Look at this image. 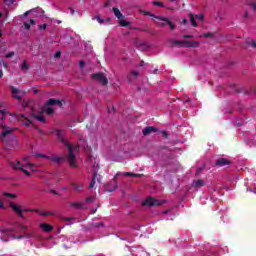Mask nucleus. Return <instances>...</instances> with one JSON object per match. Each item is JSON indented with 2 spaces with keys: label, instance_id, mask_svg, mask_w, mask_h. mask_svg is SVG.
Segmentation results:
<instances>
[{
  "label": "nucleus",
  "instance_id": "1",
  "mask_svg": "<svg viewBox=\"0 0 256 256\" xmlns=\"http://www.w3.org/2000/svg\"><path fill=\"white\" fill-rule=\"evenodd\" d=\"M54 135L57 137L58 141H60V143H62V145H64V147L68 149L67 161L70 167H72V169H77V160L75 159V154L73 153V150L77 151L79 150V148L77 146L73 148V144L65 140V132L63 130H54Z\"/></svg>",
  "mask_w": 256,
  "mask_h": 256
},
{
  "label": "nucleus",
  "instance_id": "2",
  "mask_svg": "<svg viewBox=\"0 0 256 256\" xmlns=\"http://www.w3.org/2000/svg\"><path fill=\"white\" fill-rule=\"evenodd\" d=\"M55 105H58V107H63V102L59 99L50 98L46 102V105L42 107V110L40 113H46V115H53V113H55V110L51 107Z\"/></svg>",
  "mask_w": 256,
  "mask_h": 256
},
{
  "label": "nucleus",
  "instance_id": "3",
  "mask_svg": "<svg viewBox=\"0 0 256 256\" xmlns=\"http://www.w3.org/2000/svg\"><path fill=\"white\" fill-rule=\"evenodd\" d=\"M174 45H182L183 47L197 49L199 47V41H187V40H173Z\"/></svg>",
  "mask_w": 256,
  "mask_h": 256
},
{
  "label": "nucleus",
  "instance_id": "4",
  "mask_svg": "<svg viewBox=\"0 0 256 256\" xmlns=\"http://www.w3.org/2000/svg\"><path fill=\"white\" fill-rule=\"evenodd\" d=\"M34 157L47 159L48 161H53L54 163H61L62 161H64V158L59 156V155L47 156V155L42 154V153H36V154H34Z\"/></svg>",
  "mask_w": 256,
  "mask_h": 256
},
{
  "label": "nucleus",
  "instance_id": "5",
  "mask_svg": "<svg viewBox=\"0 0 256 256\" xmlns=\"http://www.w3.org/2000/svg\"><path fill=\"white\" fill-rule=\"evenodd\" d=\"M112 11L115 15V17H117V19H120L119 20V25L120 27H129V25H131V22L129 21H125L123 20V13H121V10H119V8H112Z\"/></svg>",
  "mask_w": 256,
  "mask_h": 256
},
{
  "label": "nucleus",
  "instance_id": "6",
  "mask_svg": "<svg viewBox=\"0 0 256 256\" xmlns=\"http://www.w3.org/2000/svg\"><path fill=\"white\" fill-rule=\"evenodd\" d=\"M0 129H4V131L0 134V141H2L3 143H5V139L7 138V135H11V133H13V131H15V129H9L7 127V125L1 123L0 124Z\"/></svg>",
  "mask_w": 256,
  "mask_h": 256
},
{
  "label": "nucleus",
  "instance_id": "7",
  "mask_svg": "<svg viewBox=\"0 0 256 256\" xmlns=\"http://www.w3.org/2000/svg\"><path fill=\"white\" fill-rule=\"evenodd\" d=\"M142 205L144 207H159L161 206V201L155 199V198H152V197H149L147 198L145 201L142 202Z\"/></svg>",
  "mask_w": 256,
  "mask_h": 256
},
{
  "label": "nucleus",
  "instance_id": "8",
  "mask_svg": "<svg viewBox=\"0 0 256 256\" xmlns=\"http://www.w3.org/2000/svg\"><path fill=\"white\" fill-rule=\"evenodd\" d=\"M146 15H150V17H153L154 19H158V21H164L170 27L171 31H174L175 25L173 24V22H171V20H169V18H165L163 16H155L154 14H150L149 12H146Z\"/></svg>",
  "mask_w": 256,
  "mask_h": 256
},
{
  "label": "nucleus",
  "instance_id": "9",
  "mask_svg": "<svg viewBox=\"0 0 256 256\" xmlns=\"http://www.w3.org/2000/svg\"><path fill=\"white\" fill-rule=\"evenodd\" d=\"M92 79H94V81H98L101 85H107L109 83V80L103 73L92 74Z\"/></svg>",
  "mask_w": 256,
  "mask_h": 256
},
{
  "label": "nucleus",
  "instance_id": "10",
  "mask_svg": "<svg viewBox=\"0 0 256 256\" xmlns=\"http://www.w3.org/2000/svg\"><path fill=\"white\" fill-rule=\"evenodd\" d=\"M10 91L12 93L13 99H17V101H21V99H23V96H21L20 93L25 95V91H21L15 86H11Z\"/></svg>",
  "mask_w": 256,
  "mask_h": 256
},
{
  "label": "nucleus",
  "instance_id": "11",
  "mask_svg": "<svg viewBox=\"0 0 256 256\" xmlns=\"http://www.w3.org/2000/svg\"><path fill=\"white\" fill-rule=\"evenodd\" d=\"M10 207L12 209V211H14V213H16V215H18V217H20V219H23L25 216L23 215V210L21 209V206L10 202Z\"/></svg>",
  "mask_w": 256,
  "mask_h": 256
},
{
  "label": "nucleus",
  "instance_id": "12",
  "mask_svg": "<svg viewBox=\"0 0 256 256\" xmlns=\"http://www.w3.org/2000/svg\"><path fill=\"white\" fill-rule=\"evenodd\" d=\"M157 131H159V129H157V127L147 126L142 130V133H143V135L147 136V135H151V133H157Z\"/></svg>",
  "mask_w": 256,
  "mask_h": 256
},
{
  "label": "nucleus",
  "instance_id": "13",
  "mask_svg": "<svg viewBox=\"0 0 256 256\" xmlns=\"http://www.w3.org/2000/svg\"><path fill=\"white\" fill-rule=\"evenodd\" d=\"M215 165L217 167H225L226 165H231V161H229L227 158H219L216 160Z\"/></svg>",
  "mask_w": 256,
  "mask_h": 256
},
{
  "label": "nucleus",
  "instance_id": "14",
  "mask_svg": "<svg viewBox=\"0 0 256 256\" xmlns=\"http://www.w3.org/2000/svg\"><path fill=\"white\" fill-rule=\"evenodd\" d=\"M16 119L18 121H23L24 125H26V127H29L31 125V120L27 119V117H25V115H23V114H17Z\"/></svg>",
  "mask_w": 256,
  "mask_h": 256
},
{
  "label": "nucleus",
  "instance_id": "15",
  "mask_svg": "<svg viewBox=\"0 0 256 256\" xmlns=\"http://www.w3.org/2000/svg\"><path fill=\"white\" fill-rule=\"evenodd\" d=\"M9 165H10V167H12V169L14 171H22V169H23V164H21V162L19 160H17L16 163L10 162Z\"/></svg>",
  "mask_w": 256,
  "mask_h": 256
},
{
  "label": "nucleus",
  "instance_id": "16",
  "mask_svg": "<svg viewBox=\"0 0 256 256\" xmlns=\"http://www.w3.org/2000/svg\"><path fill=\"white\" fill-rule=\"evenodd\" d=\"M40 228L43 229L46 233H51V231H53V226L47 223L40 224Z\"/></svg>",
  "mask_w": 256,
  "mask_h": 256
},
{
  "label": "nucleus",
  "instance_id": "17",
  "mask_svg": "<svg viewBox=\"0 0 256 256\" xmlns=\"http://www.w3.org/2000/svg\"><path fill=\"white\" fill-rule=\"evenodd\" d=\"M120 175H121L120 172H117V173H116V175H115L114 178H113V181H114V183H115L114 188H113V189H108V190H107L108 193H113V191H115V189H117V181H119V176H120Z\"/></svg>",
  "mask_w": 256,
  "mask_h": 256
},
{
  "label": "nucleus",
  "instance_id": "18",
  "mask_svg": "<svg viewBox=\"0 0 256 256\" xmlns=\"http://www.w3.org/2000/svg\"><path fill=\"white\" fill-rule=\"evenodd\" d=\"M137 77H139V72L133 70L130 75L127 76V79L129 81V83L133 82L134 79H137Z\"/></svg>",
  "mask_w": 256,
  "mask_h": 256
},
{
  "label": "nucleus",
  "instance_id": "19",
  "mask_svg": "<svg viewBox=\"0 0 256 256\" xmlns=\"http://www.w3.org/2000/svg\"><path fill=\"white\" fill-rule=\"evenodd\" d=\"M71 187L74 189L76 193H80V191H83V185L77 184L75 182L71 183Z\"/></svg>",
  "mask_w": 256,
  "mask_h": 256
},
{
  "label": "nucleus",
  "instance_id": "20",
  "mask_svg": "<svg viewBox=\"0 0 256 256\" xmlns=\"http://www.w3.org/2000/svg\"><path fill=\"white\" fill-rule=\"evenodd\" d=\"M97 183V172L92 173V180L89 185V189H93Z\"/></svg>",
  "mask_w": 256,
  "mask_h": 256
},
{
  "label": "nucleus",
  "instance_id": "21",
  "mask_svg": "<svg viewBox=\"0 0 256 256\" xmlns=\"http://www.w3.org/2000/svg\"><path fill=\"white\" fill-rule=\"evenodd\" d=\"M189 19H190V23L192 25V27H199V24L197 23V21L195 20V14L190 13L189 14Z\"/></svg>",
  "mask_w": 256,
  "mask_h": 256
},
{
  "label": "nucleus",
  "instance_id": "22",
  "mask_svg": "<svg viewBox=\"0 0 256 256\" xmlns=\"http://www.w3.org/2000/svg\"><path fill=\"white\" fill-rule=\"evenodd\" d=\"M193 187H205V181L199 179L193 182Z\"/></svg>",
  "mask_w": 256,
  "mask_h": 256
},
{
  "label": "nucleus",
  "instance_id": "23",
  "mask_svg": "<svg viewBox=\"0 0 256 256\" xmlns=\"http://www.w3.org/2000/svg\"><path fill=\"white\" fill-rule=\"evenodd\" d=\"M71 207H75L76 209H82L83 208V203H79V202H72Z\"/></svg>",
  "mask_w": 256,
  "mask_h": 256
},
{
  "label": "nucleus",
  "instance_id": "24",
  "mask_svg": "<svg viewBox=\"0 0 256 256\" xmlns=\"http://www.w3.org/2000/svg\"><path fill=\"white\" fill-rule=\"evenodd\" d=\"M20 69L22 71H27V69H29V64H27V60H23L22 65L20 66Z\"/></svg>",
  "mask_w": 256,
  "mask_h": 256
},
{
  "label": "nucleus",
  "instance_id": "25",
  "mask_svg": "<svg viewBox=\"0 0 256 256\" xmlns=\"http://www.w3.org/2000/svg\"><path fill=\"white\" fill-rule=\"evenodd\" d=\"M36 213H39L42 217H47L48 215H53V212H42L41 210H36Z\"/></svg>",
  "mask_w": 256,
  "mask_h": 256
},
{
  "label": "nucleus",
  "instance_id": "26",
  "mask_svg": "<svg viewBox=\"0 0 256 256\" xmlns=\"http://www.w3.org/2000/svg\"><path fill=\"white\" fill-rule=\"evenodd\" d=\"M194 17L197 19V21H205V14H197L194 15Z\"/></svg>",
  "mask_w": 256,
  "mask_h": 256
},
{
  "label": "nucleus",
  "instance_id": "27",
  "mask_svg": "<svg viewBox=\"0 0 256 256\" xmlns=\"http://www.w3.org/2000/svg\"><path fill=\"white\" fill-rule=\"evenodd\" d=\"M37 121H40V123H45V116L43 115H35L34 116Z\"/></svg>",
  "mask_w": 256,
  "mask_h": 256
},
{
  "label": "nucleus",
  "instance_id": "28",
  "mask_svg": "<svg viewBox=\"0 0 256 256\" xmlns=\"http://www.w3.org/2000/svg\"><path fill=\"white\" fill-rule=\"evenodd\" d=\"M3 195H4V197H10L11 199H17V195L13 194V193L5 192Z\"/></svg>",
  "mask_w": 256,
  "mask_h": 256
},
{
  "label": "nucleus",
  "instance_id": "29",
  "mask_svg": "<svg viewBox=\"0 0 256 256\" xmlns=\"http://www.w3.org/2000/svg\"><path fill=\"white\" fill-rule=\"evenodd\" d=\"M201 38H211L214 37V34L211 32H208L206 34L200 35Z\"/></svg>",
  "mask_w": 256,
  "mask_h": 256
},
{
  "label": "nucleus",
  "instance_id": "30",
  "mask_svg": "<svg viewBox=\"0 0 256 256\" xmlns=\"http://www.w3.org/2000/svg\"><path fill=\"white\" fill-rule=\"evenodd\" d=\"M246 45H251V47H253V49H255L256 47V41L255 40H252V41H246Z\"/></svg>",
  "mask_w": 256,
  "mask_h": 256
},
{
  "label": "nucleus",
  "instance_id": "31",
  "mask_svg": "<svg viewBox=\"0 0 256 256\" xmlns=\"http://www.w3.org/2000/svg\"><path fill=\"white\" fill-rule=\"evenodd\" d=\"M152 3H153V5H154L155 7H161V8L165 7V5H163V3H162V2H159V1H154V2H152Z\"/></svg>",
  "mask_w": 256,
  "mask_h": 256
},
{
  "label": "nucleus",
  "instance_id": "32",
  "mask_svg": "<svg viewBox=\"0 0 256 256\" xmlns=\"http://www.w3.org/2000/svg\"><path fill=\"white\" fill-rule=\"evenodd\" d=\"M160 135H162V137L164 139H167V137H169V133H167V131H165V130H161L160 131Z\"/></svg>",
  "mask_w": 256,
  "mask_h": 256
},
{
  "label": "nucleus",
  "instance_id": "33",
  "mask_svg": "<svg viewBox=\"0 0 256 256\" xmlns=\"http://www.w3.org/2000/svg\"><path fill=\"white\" fill-rule=\"evenodd\" d=\"M0 115H1L2 121H5V115H7V111H5V110H0Z\"/></svg>",
  "mask_w": 256,
  "mask_h": 256
},
{
  "label": "nucleus",
  "instance_id": "34",
  "mask_svg": "<svg viewBox=\"0 0 256 256\" xmlns=\"http://www.w3.org/2000/svg\"><path fill=\"white\" fill-rule=\"evenodd\" d=\"M15 56V52L12 51V52H9L8 54L5 55V58L6 59H11V57H14Z\"/></svg>",
  "mask_w": 256,
  "mask_h": 256
},
{
  "label": "nucleus",
  "instance_id": "35",
  "mask_svg": "<svg viewBox=\"0 0 256 256\" xmlns=\"http://www.w3.org/2000/svg\"><path fill=\"white\" fill-rule=\"evenodd\" d=\"M0 233H2L3 235H8L9 229H7V228H2V229H0Z\"/></svg>",
  "mask_w": 256,
  "mask_h": 256
},
{
  "label": "nucleus",
  "instance_id": "36",
  "mask_svg": "<svg viewBox=\"0 0 256 256\" xmlns=\"http://www.w3.org/2000/svg\"><path fill=\"white\" fill-rule=\"evenodd\" d=\"M21 171L24 173V175H26V177H31V172L25 170L24 168H22Z\"/></svg>",
  "mask_w": 256,
  "mask_h": 256
},
{
  "label": "nucleus",
  "instance_id": "37",
  "mask_svg": "<svg viewBox=\"0 0 256 256\" xmlns=\"http://www.w3.org/2000/svg\"><path fill=\"white\" fill-rule=\"evenodd\" d=\"M27 166L30 167L31 171H33V172L37 171V170L35 169V164H33V163H28Z\"/></svg>",
  "mask_w": 256,
  "mask_h": 256
},
{
  "label": "nucleus",
  "instance_id": "38",
  "mask_svg": "<svg viewBox=\"0 0 256 256\" xmlns=\"http://www.w3.org/2000/svg\"><path fill=\"white\" fill-rule=\"evenodd\" d=\"M38 28L40 29V31H45V29H47V24L39 25Z\"/></svg>",
  "mask_w": 256,
  "mask_h": 256
},
{
  "label": "nucleus",
  "instance_id": "39",
  "mask_svg": "<svg viewBox=\"0 0 256 256\" xmlns=\"http://www.w3.org/2000/svg\"><path fill=\"white\" fill-rule=\"evenodd\" d=\"M124 177H133L134 173L132 172H125L123 173Z\"/></svg>",
  "mask_w": 256,
  "mask_h": 256
},
{
  "label": "nucleus",
  "instance_id": "40",
  "mask_svg": "<svg viewBox=\"0 0 256 256\" xmlns=\"http://www.w3.org/2000/svg\"><path fill=\"white\" fill-rule=\"evenodd\" d=\"M6 5H8L9 7H11V5H13V3H15V0H7Z\"/></svg>",
  "mask_w": 256,
  "mask_h": 256
},
{
  "label": "nucleus",
  "instance_id": "41",
  "mask_svg": "<svg viewBox=\"0 0 256 256\" xmlns=\"http://www.w3.org/2000/svg\"><path fill=\"white\" fill-rule=\"evenodd\" d=\"M31 237H33V234H31V233L24 234V238H26V239H31Z\"/></svg>",
  "mask_w": 256,
  "mask_h": 256
},
{
  "label": "nucleus",
  "instance_id": "42",
  "mask_svg": "<svg viewBox=\"0 0 256 256\" xmlns=\"http://www.w3.org/2000/svg\"><path fill=\"white\" fill-rule=\"evenodd\" d=\"M96 19H97V21H98V23H105V20H103V19H101V17H99V16H96Z\"/></svg>",
  "mask_w": 256,
  "mask_h": 256
},
{
  "label": "nucleus",
  "instance_id": "43",
  "mask_svg": "<svg viewBox=\"0 0 256 256\" xmlns=\"http://www.w3.org/2000/svg\"><path fill=\"white\" fill-rule=\"evenodd\" d=\"M24 27H25V29H27V30H30V29H31V25H29V23H27V22L24 23Z\"/></svg>",
  "mask_w": 256,
  "mask_h": 256
},
{
  "label": "nucleus",
  "instance_id": "44",
  "mask_svg": "<svg viewBox=\"0 0 256 256\" xmlns=\"http://www.w3.org/2000/svg\"><path fill=\"white\" fill-rule=\"evenodd\" d=\"M193 35H184L183 39H193Z\"/></svg>",
  "mask_w": 256,
  "mask_h": 256
},
{
  "label": "nucleus",
  "instance_id": "45",
  "mask_svg": "<svg viewBox=\"0 0 256 256\" xmlns=\"http://www.w3.org/2000/svg\"><path fill=\"white\" fill-rule=\"evenodd\" d=\"M94 227L98 228V227H103V222H99V223H96L94 225Z\"/></svg>",
  "mask_w": 256,
  "mask_h": 256
},
{
  "label": "nucleus",
  "instance_id": "46",
  "mask_svg": "<svg viewBox=\"0 0 256 256\" xmlns=\"http://www.w3.org/2000/svg\"><path fill=\"white\" fill-rule=\"evenodd\" d=\"M68 9L70 10V15H75V9L72 7H69Z\"/></svg>",
  "mask_w": 256,
  "mask_h": 256
},
{
  "label": "nucleus",
  "instance_id": "47",
  "mask_svg": "<svg viewBox=\"0 0 256 256\" xmlns=\"http://www.w3.org/2000/svg\"><path fill=\"white\" fill-rule=\"evenodd\" d=\"M110 5H111V1L109 0L104 3L105 8L109 7Z\"/></svg>",
  "mask_w": 256,
  "mask_h": 256
},
{
  "label": "nucleus",
  "instance_id": "48",
  "mask_svg": "<svg viewBox=\"0 0 256 256\" xmlns=\"http://www.w3.org/2000/svg\"><path fill=\"white\" fill-rule=\"evenodd\" d=\"M54 57H55L56 59H59V57H61V53H60L59 51L56 52L55 55H54Z\"/></svg>",
  "mask_w": 256,
  "mask_h": 256
},
{
  "label": "nucleus",
  "instance_id": "49",
  "mask_svg": "<svg viewBox=\"0 0 256 256\" xmlns=\"http://www.w3.org/2000/svg\"><path fill=\"white\" fill-rule=\"evenodd\" d=\"M91 201H93V197L89 196L86 198V203H91Z\"/></svg>",
  "mask_w": 256,
  "mask_h": 256
},
{
  "label": "nucleus",
  "instance_id": "50",
  "mask_svg": "<svg viewBox=\"0 0 256 256\" xmlns=\"http://www.w3.org/2000/svg\"><path fill=\"white\" fill-rule=\"evenodd\" d=\"M0 209H5V204H3V200L0 199Z\"/></svg>",
  "mask_w": 256,
  "mask_h": 256
},
{
  "label": "nucleus",
  "instance_id": "51",
  "mask_svg": "<svg viewBox=\"0 0 256 256\" xmlns=\"http://www.w3.org/2000/svg\"><path fill=\"white\" fill-rule=\"evenodd\" d=\"M148 33H149L150 35H157V32H156L155 30H150V31H148Z\"/></svg>",
  "mask_w": 256,
  "mask_h": 256
},
{
  "label": "nucleus",
  "instance_id": "52",
  "mask_svg": "<svg viewBox=\"0 0 256 256\" xmlns=\"http://www.w3.org/2000/svg\"><path fill=\"white\" fill-rule=\"evenodd\" d=\"M0 65H3V67L7 68V63H5L3 60H0Z\"/></svg>",
  "mask_w": 256,
  "mask_h": 256
},
{
  "label": "nucleus",
  "instance_id": "53",
  "mask_svg": "<svg viewBox=\"0 0 256 256\" xmlns=\"http://www.w3.org/2000/svg\"><path fill=\"white\" fill-rule=\"evenodd\" d=\"M247 17H249V11H246V12L244 13V15H243V18H244V19H247Z\"/></svg>",
  "mask_w": 256,
  "mask_h": 256
},
{
  "label": "nucleus",
  "instance_id": "54",
  "mask_svg": "<svg viewBox=\"0 0 256 256\" xmlns=\"http://www.w3.org/2000/svg\"><path fill=\"white\" fill-rule=\"evenodd\" d=\"M50 193H52V195H59V193L56 190H50Z\"/></svg>",
  "mask_w": 256,
  "mask_h": 256
},
{
  "label": "nucleus",
  "instance_id": "55",
  "mask_svg": "<svg viewBox=\"0 0 256 256\" xmlns=\"http://www.w3.org/2000/svg\"><path fill=\"white\" fill-rule=\"evenodd\" d=\"M31 13V11H26L24 14H23V17H29V14Z\"/></svg>",
  "mask_w": 256,
  "mask_h": 256
},
{
  "label": "nucleus",
  "instance_id": "56",
  "mask_svg": "<svg viewBox=\"0 0 256 256\" xmlns=\"http://www.w3.org/2000/svg\"><path fill=\"white\" fill-rule=\"evenodd\" d=\"M133 177H135V178L143 177V174H135L134 173Z\"/></svg>",
  "mask_w": 256,
  "mask_h": 256
},
{
  "label": "nucleus",
  "instance_id": "57",
  "mask_svg": "<svg viewBox=\"0 0 256 256\" xmlns=\"http://www.w3.org/2000/svg\"><path fill=\"white\" fill-rule=\"evenodd\" d=\"M79 65H80L81 68H83V67H85V62L84 61H80Z\"/></svg>",
  "mask_w": 256,
  "mask_h": 256
},
{
  "label": "nucleus",
  "instance_id": "58",
  "mask_svg": "<svg viewBox=\"0 0 256 256\" xmlns=\"http://www.w3.org/2000/svg\"><path fill=\"white\" fill-rule=\"evenodd\" d=\"M29 23H30V25H35V20L34 19H30Z\"/></svg>",
  "mask_w": 256,
  "mask_h": 256
},
{
  "label": "nucleus",
  "instance_id": "59",
  "mask_svg": "<svg viewBox=\"0 0 256 256\" xmlns=\"http://www.w3.org/2000/svg\"><path fill=\"white\" fill-rule=\"evenodd\" d=\"M182 25H187V18H184V19L182 20Z\"/></svg>",
  "mask_w": 256,
  "mask_h": 256
},
{
  "label": "nucleus",
  "instance_id": "60",
  "mask_svg": "<svg viewBox=\"0 0 256 256\" xmlns=\"http://www.w3.org/2000/svg\"><path fill=\"white\" fill-rule=\"evenodd\" d=\"M158 26H159V27H165V22L158 23Z\"/></svg>",
  "mask_w": 256,
  "mask_h": 256
},
{
  "label": "nucleus",
  "instance_id": "61",
  "mask_svg": "<svg viewBox=\"0 0 256 256\" xmlns=\"http://www.w3.org/2000/svg\"><path fill=\"white\" fill-rule=\"evenodd\" d=\"M29 211H31L30 209H23L22 213H29Z\"/></svg>",
  "mask_w": 256,
  "mask_h": 256
},
{
  "label": "nucleus",
  "instance_id": "62",
  "mask_svg": "<svg viewBox=\"0 0 256 256\" xmlns=\"http://www.w3.org/2000/svg\"><path fill=\"white\" fill-rule=\"evenodd\" d=\"M63 220H64V221H72L73 218H68V217H66V218H64Z\"/></svg>",
  "mask_w": 256,
  "mask_h": 256
},
{
  "label": "nucleus",
  "instance_id": "63",
  "mask_svg": "<svg viewBox=\"0 0 256 256\" xmlns=\"http://www.w3.org/2000/svg\"><path fill=\"white\" fill-rule=\"evenodd\" d=\"M17 239H25L24 235L17 236Z\"/></svg>",
  "mask_w": 256,
  "mask_h": 256
},
{
  "label": "nucleus",
  "instance_id": "64",
  "mask_svg": "<svg viewBox=\"0 0 256 256\" xmlns=\"http://www.w3.org/2000/svg\"><path fill=\"white\" fill-rule=\"evenodd\" d=\"M3 77V70H0V79Z\"/></svg>",
  "mask_w": 256,
  "mask_h": 256
}]
</instances>
